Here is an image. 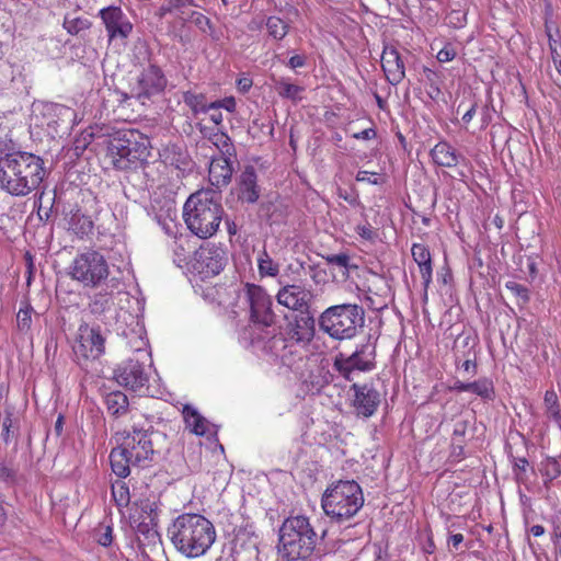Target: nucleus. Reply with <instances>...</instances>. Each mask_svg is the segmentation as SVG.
<instances>
[{
    "label": "nucleus",
    "instance_id": "obj_56",
    "mask_svg": "<svg viewBox=\"0 0 561 561\" xmlns=\"http://www.w3.org/2000/svg\"><path fill=\"white\" fill-rule=\"evenodd\" d=\"M376 136H377V131L374 127L366 128L362 131L354 133L352 135L353 138L360 139V140H370V139L376 138Z\"/></svg>",
    "mask_w": 561,
    "mask_h": 561
},
{
    "label": "nucleus",
    "instance_id": "obj_8",
    "mask_svg": "<svg viewBox=\"0 0 561 561\" xmlns=\"http://www.w3.org/2000/svg\"><path fill=\"white\" fill-rule=\"evenodd\" d=\"M150 141L137 130L117 133L108 144V156L115 169L128 170L147 160Z\"/></svg>",
    "mask_w": 561,
    "mask_h": 561
},
{
    "label": "nucleus",
    "instance_id": "obj_34",
    "mask_svg": "<svg viewBox=\"0 0 561 561\" xmlns=\"http://www.w3.org/2000/svg\"><path fill=\"white\" fill-rule=\"evenodd\" d=\"M275 90L280 98L297 102L301 100V93L305 89L300 85L289 82L288 79L280 78L275 81Z\"/></svg>",
    "mask_w": 561,
    "mask_h": 561
},
{
    "label": "nucleus",
    "instance_id": "obj_13",
    "mask_svg": "<svg viewBox=\"0 0 561 561\" xmlns=\"http://www.w3.org/2000/svg\"><path fill=\"white\" fill-rule=\"evenodd\" d=\"M227 263V254L224 248L215 243L201 245L190 261L192 270L202 278L218 275Z\"/></svg>",
    "mask_w": 561,
    "mask_h": 561
},
{
    "label": "nucleus",
    "instance_id": "obj_17",
    "mask_svg": "<svg viewBox=\"0 0 561 561\" xmlns=\"http://www.w3.org/2000/svg\"><path fill=\"white\" fill-rule=\"evenodd\" d=\"M105 340L99 329L81 324L73 351L77 356L96 359L104 353Z\"/></svg>",
    "mask_w": 561,
    "mask_h": 561
},
{
    "label": "nucleus",
    "instance_id": "obj_31",
    "mask_svg": "<svg viewBox=\"0 0 561 561\" xmlns=\"http://www.w3.org/2000/svg\"><path fill=\"white\" fill-rule=\"evenodd\" d=\"M68 229L78 237H83L92 232L93 221L80 210L71 213L68 220Z\"/></svg>",
    "mask_w": 561,
    "mask_h": 561
},
{
    "label": "nucleus",
    "instance_id": "obj_37",
    "mask_svg": "<svg viewBox=\"0 0 561 561\" xmlns=\"http://www.w3.org/2000/svg\"><path fill=\"white\" fill-rule=\"evenodd\" d=\"M172 251H173V262L176 264V266L182 267L183 265L190 264L187 261L190 249H188V241L186 237L180 236L179 238L175 237L173 244H172Z\"/></svg>",
    "mask_w": 561,
    "mask_h": 561
},
{
    "label": "nucleus",
    "instance_id": "obj_30",
    "mask_svg": "<svg viewBox=\"0 0 561 561\" xmlns=\"http://www.w3.org/2000/svg\"><path fill=\"white\" fill-rule=\"evenodd\" d=\"M257 272L261 278H276L280 272V264L275 261L267 250L263 248L256 257Z\"/></svg>",
    "mask_w": 561,
    "mask_h": 561
},
{
    "label": "nucleus",
    "instance_id": "obj_29",
    "mask_svg": "<svg viewBox=\"0 0 561 561\" xmlns=\"http://www.w3.org/2000/svg\"><path fill=\"white\" fill-rule=\"evenodd\" d=\"M455 389L461 392H472L483 399H492L494 394V387L491 380L483 378L473 382L458 381Z\"/></svg>",
    "mask_w": 561,
    "mask_h": 561
},
{
    "label": "nucleus",
    "instance_id": "obj_49",
    "mask_svg": "<svg viewBox=\"0 0 561 561\" xmlns=\"http://www.w3.org/2000/svg\"><path fill=\"white\" fill-rule=\"evenodd\" d=\"M96 541L103 547L110 546L113 541V528L111 526L101 527L96 534Z\"/></svg>",
    "mask_w": 561,
    "mask_h": 561
},
{
    "label": "nucleus",
    "instance_id": "obj_16",
    "mask_svg": "<svg viewBox=\"0 0 561 561\" xmlns=\"http://www.w3.org/2000/svg\"><path fill=\"white\" fill-rule=\"evenodd\" d=\"M167 87L163 71L156 65H148L130 82V96L142 103L151 96L161 93Z\"/></svg>",
    "mask_w": 561,
    "mask_h": 561
},
{
    "label": "nucleus",
    "instance_id": "obj_9",
    "mask_svg": "<svg viewBox=\"0 0 561 561\" xmlns=\"http://www.w3.org/2000/svg\"><path fill=\"white\" fill-rule=\"evenodd\" d=\"M152 369L150 353L138 347L134 357L117 365L113 378L121 387L145 396L150 392L149 381Z\"/></svg>",
    "mask_w": 561,
    "mask_h": 561
},
{
    "label": "nucleus",
    "instance_id": "obj_24",
    "mask_svg": "<svg viewBox=\"0 0 561 561\" xmlns=\"http://www.w3.org/2000/svg\"><path fill=\"white\" fill-rule=\"evenodd\" d=\"M257 176L253 167L248 165L239 179L240 198L247 203L254 204L260 197Z\"/></svg>",
    "mask_w": 561,
    "mask_h": 561
},
{
    "label": "nucleus",
    "instance_id": "obj_41",
    "mask_svg": "<svg viewBox=\"0 0 561 561\" xmlns=\"http://www.w3.org/2000/svg\"><path fill=\"white\" fill-rule=\"evenodd\" d=\"M540 473L545 477V484L547 485L552 480L561 474L559 462L554 458H546L540 462Z\"/></svg>",
    "mask_w": 561,
    "mask_h": 561
},
{
    "label": "nucleus",
    "instance_id": "obj_20",
    "mask_svg": "<svg viewBox=\"0 0 561 561\" xmlns=\"http://www.w3.org/2000/svg\"><path fill=\"white\" fill-rule=\"evenodd\" d=\"M234 156L230 154H218L214 156L209 163L208 178L213 186L221 188L227 186L232 178L233 173V161Z\"/></svg>",
    "mask_w": 561,
    "mask_h": 561
},
{
    "label": "nucleus",
    "instance_id": "obj_64",
    "mask_svg": "<svg viewBox=\"0 0 561 561\" xmlns=\"http://www.w3.org/2000/svg\"><path fill=\"white\" fill-rule=\"evenodd\" d=\"M552 542L554 545V548L561 543V529L560 527H557L553 535H552Z\"/></svg>",
    "mask_w": 561,
    "mask_h": 561
},
{
    "label": "nucleus",
    "instance_id": "obj_57",
    "mask_svg": "<svg viewBox=\"0 0 561 561\" xmlns=\"http://www.w3.org/2000/svg\"><path fill=\"white\" fill-rule=\"evenodd\" d=\"M307 58L305 55H294L291 56L288 61L287 66L290 69H297L306 66Z\"/></svg>",
    "mask_w": 561,
    "mask_h": 561
},
{
    "label": "nucleus",
    "instance_id": "obj_27",
    "mask_svg": "<svg viewBox=\"0 0 561 561\" xmlns=\"http://www.w3.org/2000/svg\"><path fill=\"white\" fill-rule=\"evenodd\" d=\"M110 462L112 471L118 478L128 477L130 473V466H134V461L129 459V455L122 444L118 447L112 449L110 454Z\"/></svg>",
    "mask_w": 561,
    "mask_h": 561
},
{
    "label": "nucleus",
    "instance_id": "obj_35",
    "mask_svg": "<svg viewBox=\"0 0 561 561\" xmlns=\"http://www.w3.org/2000/svg\"><path fill=\"white\" fill-rule=\"evenodd\" d=\"M91 25L90 20L85 16L67 14L64 20V28L69 35L83 34L90 30Z\"/></svg>",
    "mask_w": 561,
    "mask_h": 561
},
{
    "label": "nucleus",
    "instance_id": "obj_4",
    "mask_svg": "<svg viewBox=\"0 0 561 561\" xmlns=\"http://www.w3.org/2000/svg\"><path fill=\"white\" fill-rule=\"evenodd\" d=\"M317 542L318 535L307 516H288L279 528L278 551L288 561L310 559Z\"/></svg>",
    "mask_w": 561,
    "mask_h": 561
},
{
    "label": "nucleus",
    "instance_id": "obj_60",
    "mask_svg": "<svg viewBox=\"0 0 561 561\" xmlns=\"http://www.w3.org/2000/svg\"><path fill=\"white\" fill-rule=\"evenodd\" d=\"M428 88H430L427 91L428 96L432 100L436 101L442 94L440 84L428 85Z\"/></svg>",
    "mask_w": 561,
    "mask_h": 561
},
{
    "label": "nucleus",
    "instance_id": "obj_45",
    "mask_svg": "<svg viewBox=\"0 0 561 561\" xmlns=\"http://www.w3.org/2000/svg\"><path fill=\"white\" fill-rule=\"evenodd\" d=\"M355 231L360 237V239L369 242H374L377 238L376 230L368 221H366L365 224L357 225Z\"/></svg>",
    "mask_w": 561,
    "mask_h": 561
},
{
    "label": "nucleus",
    "instance_id": "obj_11",
    "mask_svg": "<svg viewBox=\"0 0 561 561\" xmlns=\"http://www.w3.org/2000/svg\"><path fill=\"white\" fill-rule=\"evenodd\" d=\"M241 297L249 306L250 320L254 328H270L274 324L272 297L262 286L247 283Z\"/></svg>",
    "mask_w": 561,
    "mask_h": 561
},
{
    "label": "nucleus",
    "instance_id": "obj_1",
    "mask_svg": "<svg viewBox=\"0 0 561 561\" xmlns=\"http://www.w3.org/2000/svg\"><path fill=\"white\" fill-rule=\"evenodd\" d=\"M46 175L41 157L26 151L0 154V188L12 196H26L37 190Z\"/></svg>",
    "mask_w": 561,
    "mask_h": 561
},
{
    "label": "nucleus",
    "instance_id": "obj_61",
    "mask_svg": "<svg viewBox=\"0 0 561 561\" xmlns=\"http://www.w3.org/2000/svg\"><path fill=\"white\" fill-rule=\"evenodd\" d=\"M463 541L462 534H454L449 537L448 543L451 545L455 549H458L459 545Z\"/></svg>",
    "mask_w": 561,
    "mask_h": 561
},
{
    "label": "nucleus",
    "instance_id": "obj_54",
    "mask_svg": "<svg viewBox=\"0 0 561 561\" xmlns=\"http://www.w3.org/2000/svg\"><path fill=\"white\" fill-rule=\"evenodd\" d=\"M328 262L330 264L346 268L350 264V256L345 253L333 254L328 257Z\"/></svg>",
    "mask_w": 561,
    "mask_h": 561
},
{
    "label": "nucleus",
    "instance_id": "obj_2",
    "mask_svg": "<svg viewBox=\"0 0 561 561\" xmlns=\"http://www.w3.org/2000/svg\"><path fill=\"white\" fill-rule=\"evenodd\" d=\"M168 535L176 551L192 559L205 556L217 537L213 523L193 513L178 516L168 528Z\"/></svg>",
    "mask_w": 561,
    "mask_h": 561
},
{
    "label": "nucleus",
    "instance_id": "obj_46",
    "mask_svg": "<svg viewBox=\"0 0 561 561\" xmlns=\"http://www.w3.org/2000/svg\"><path fill=\"white\" fill-rule=\"evenodd\" d=\"M192 24H195L197 26V28L199 30V32L206 34L208 31L211 30V26H210V20L203 13L201 12H194L191 16V21H190Z\"/></svg>",
    "mask_w": 561,
    "mask_h": 561
},
{
    "label": "nucleus",
    "instance_id": "obj_22",
    "mask_svg": "<svg viewBox=\"0 0 561 561\" xmlns=\"http://www.w3.org/2000/svg\"><path fill=\"white\" fill-rule=\"evenodd\" d=\"M381 67L391 84H398L404 78V64L394 46L385 45L381 55Z\"/></svg>",
    "mask_w": 561,
    "mask_h": 561
},
{
    "label": "nucleus",
    "instance_id": "obj_40",
    "mask_svg": "<svg viewBox=\"0 0 561 561\" xmlns=\"http://www.w3.org/2000/svg\"><path fill=\"white\" fill-rule=\"evenodd\" d=\"M112 496L118 507H126L130 503V492L126 482L117 480L112 483Z\"/></svg>",
    "mask_w": 561,
    "mask_h": 561
},
{
    "label": "nucleus",
    "instance_id": "obj_32",
    "mask_svg": "<svg viewBox=\"0 0 561 561\" xmlns=\"http://www.w3.org/2000/svg\"><path fill=\"white\" fill-rule=\"evenodd\" d=\"M105 404L108 413L119 416L127 412L129 402L124 392L113 391L105 397Z\"/></svg>",
    "mask_w": 561,
    "mask_h": 561
},
{
    "label": "nucleus",
    "instance_id": "obj_55",
    "mask_svg": "<svg viewBox=\"0 0 561 561\" xmlns=\"http://www.w3.org/2000/svg\"><path fill=\"white\" fill-rule=\"evenodd\" d=\"M194 0H168V7L162 8L165 11H171L173 9H181V8H187L193 7Z\"/></svg>",
    "mask_w": 561,
    "mask_h": 561
},
{
    "label": "nucleus",
    "instance_id": "obj_62",
    "mask_svg": "<svg viewBox=\"0 0 561 561\" xmlns=\"http://www.w3.org/2000/svg\"><path fill=\"white\" fill-rule=\"evenodd\" d=\"M476 107L477 105L476 104H472L467 111L466 113L462 115V122L468 124L472 117L474 116L476 114Z\"/></svg>",
    "mask_w": 561,
    "mask_h": 561
},
{
    "label": "nucleus",
    "instance_id": "obj_48",
    "mask_svg": "<svg viewBox=\"0 0 561 561\" xmlns=\"http://www.w3.org/2000/svg\"><path fill=\"white\" fill-rule=\"evenodd\" d=\"M219 107V110L224 108L229 113H233L237 107V103L233 96H227L221 100H217L210 102V108Z\"/></svg>",
    "mask_w": 561,
    "mask_h": 561
},
{
    "label": "nucleus",
    "instance_id": "obj_38",
    "mask_svg": "<svg viewBox=\"0 0 561 561\" xmlns=\"http://www.w3.org/2000/svg\"><path fill=\"white\" fill-rule=\"evenodd\" d=\"M33 307L28 301H22L16 313V327L22 333H28L32 327Z\"/></svg>",
    "mask_w": 561,
    "mask_h": 561
},
{
    "label": "nucleus",
    "instance_id": "obj_33",
    "mask_svg": "<svg viewBox=\"0 0 561 561\" xmlns=\"http://www.w3.org/2000/svg\"><path fill=\"white\" fill-rule=\"evenodd\" d=\"M113 306V295L107 289L95 293L89 302V309L93 314H103Z\"/></svg>",
    "mask_w": 561,
    "mask_h": 561
},
{
    "label": "nucleus",
    "instance_id": "obj_10",
    "mask_svg": "<svg viewBox=\"0 0 561 561\" xmlns=\"http://www.w3.org/2000/svg\"><path fill=\"white\" fill-rule=\"evenodd\" d=\"M70 276L83 287H102L110 276V266L102 253L87 250L78 253L70 265Z\"/></svg>",
    "mask_w": 561,
    "mask_h": 561
},
{
    "label": "nucleus",
    "instance_id": "obj_63",
    "mask_svg": "<svg viewBox=\"0 0 561 561\" xmlns=\"http://www.w3.org/2000/svg\"><path fill=\"white\" fill-rule=\"evenodd\" d=\"M453 446V455L457 457H461L463 455V440H460V444H451Z\"/></svg>",
    "mask_w": 561,
    "mask_h": 561
},
{
    "label": "nucleus",
    "instance_id": "obj_53",
    "mask_svg": "<svg viewBox=\"0 0 561 561\" xmlns=\"http://www.w3.org/2000/svg\"><path fill=\"white\" fill-rule=\"evenodd\" d=\"M12 426L11 413H7L1 422L0 437L8 443L10 438V428Z\"/></svg>",
    "mask_w": 561,
    "mask_h": 561
},
{
    "label": "nucleus",
    "instance_id": "obj_15",
    "mask_svg": "<svg viewBox=\"0 0 561 561\" xmlns=\"http://www.w3.org/2000/svg\"><path fill=\"white\" fill-rule=\"evenodd\" d=\"M376 348L370 343L358 346L351 355L340 353L334 358V368L347 380H351L352 373L370 371L375 368Z\"/></svg>",
    "mask_w": 561,
    "mask_h": 561
},
{
    "label": "nucleus",
    "instance_id": "obj_19",
    "mask_svg": "<svg viewBox=\"0 0 561 561\" xmlns=\"http://www.w3.org/2000/svg\"><path fill=\"white\" fill-rule=\"evenodd\" d=\"M354 391V408L357 415L363 417H370L376 411L380 403L379 392L370 385H357L352 386Z\"/></svg>",
    "mask_w": 561,
    "mask_h": 561
},
{
    "label": "nucleus",
    "instance_id": "obj_7",
    "mask_svg": "<svg viewBox=\"0 0 561 561\" xmlns=\"http://www.w3.org/2000/svg\"><path fill=\"white\" fill-rule=\"evenodd\" d=\"M319 328L331 339H354L365 323V311L356 304H342L327 308L319 317Z\"/></svg>",
    "mask_w": 561,
    "mask_h": 561
},
{
    "label": "nucleus",
    "instance_id": "obj_25",
    "mask_svg": "<svg viewBox=\"0 0 561 561\" xmlns=\"http://www.w3.org/2000/svg\"><path fill=\"white\" fill-rule=\"evenodd\" d=\"M182 414L185 427L191 433L203 436L210 432L209 422L194 407L185 404Z\"/></svg>",
    "mask_w": 561,
    "mask_h": 561
},
{
    "label": "nucleus",
    "instance_id": "obj_26",
    "mask_svg": "<svg viewBox=\"0 0 561 561\" xmlns=\"http://www.w3.org/2000/svg\"><path fill=\"white\" fill-rule=\"evenodd\" d=\"M431 157L435 164L444 168H453L459 162L460 156L446 141H439L431 150Z\"/></svg>",
    "mask_w": 561,
    "mask_h": 561
},
{
    "label": "nucleus",
    "instance_id": "obj_39",
    "mask_svg": "<svg viewBox=\"0 0 561 561\" xmlns=\"http://www.w3.org/2000/svg\"><path fill=\"white\" fill-rule=\"evenodd\" d=\"M184 103L195 113H207V108H210V103H207L204 94H197L187 91L183 95Z\"/></svg>",
    "mask_w": 561,
    "mask_h": 561
},
{
    "label": "nucleus",
    "instance_id": "obj_6",
    "mask_svg": "<svg viewBox=\"0 0 561 561\" xmlns=\"http://www.w3.org/2000/svg\"><path fill=\"white\" fill-rule=\"evenodd\" d=\"M363 504L362 488L354 480L337 481L325 490L321 501L325 515L336 524H343L351 519Z\"/></svg>",
    "mask_w": 561,
    "mask_h": 561
},
{
    "label": "nucleus",
    "instance_id": "obj_21",
    "mask_svg": "<svg viewBox=\"0 0 561 561\" xmlns=\"http://www.w3.org/2000/svg\"><path fill=\"white\" fill-rule=\"evenodd\" d=\"M99 15L108 35H128L133 30V24L119 7L110 5L103 8L100 10Z\"/></svg>",
    "mask_w": 561,
    "mask_h": 561
},
{
    "label": "nucleus",
    "instance_id": "obj_58",
    "mask_svg": "<svg viewBox=\"0 0 561 561\" xmlns=\"http://www.w3.org/2000/svg\"><path fill=\"white\" fill-rule=\"evenodd\" d=\"M207 113H209V119L215 124V125H220L222 123V113L221 111L219 110V107H216V108H207Z\"/></svg>",
    "mask_w": 561,
    "mask_h": 561
},
{
    "label": "nucleus",
    "instance_id": "obj_14",
    "mask_svg": "<svg viewBox=\"0 0 561 561\" xmlns=\"http://www.w3.org/2000/svg\"><path fill=\"white\" fill-rule=\"evenodd\" d=\"M152 434L153 432L149 428L133 426V431L124 436L122 445L128 453L129 459L134 461V466L145 468L152 461L154 455Z\"/></svg>",
    "mask_w": 561,
    "mask_h": 561
},
{
    "label": "nucleus",
    "instance_id": "obj_43",
    "mask_svg": "<svg viewBox=\"0 0 561 561\" xmlns=\"http://www.w3.org/2000/svg\"><path fill=\"white\" fill-rule=\"evenodd\" d=\"M505 287L518 299L522 300L523 304H527L530 299L529 290L524 285L510 280L505 284Z\"/></svg>",
    "mask_w": 561,
    "mask_h": 561
},
{
    "label": "nucleus",
    "instance_id": "obj_47",
    "mask_svg": "<svg viewBox=\"0 0 561 561\" xmlns=\"http://www.w3.org/2000/svg\"><path fill=\"white\" fill-rule=\"evenodd\" d=\"M355 179L357 182H366L371 185H381L383 183V180L379 174L365 170H359Z\"/></svg>",
    "mask_w": 561,
    "mask_h": 561
},
{
    "label": "nucleus",
    "instance_id": "obj_18",
    "mask_svg": "<svg viewBox=\"0 0 561 561\" xmlns=\"http://www.w3.org/2000/svg\"><path fill=\"white\" fill-rule=\"evenodd\" d=\"M42 115L47 127L58 131L59 128L70 129L77 124V113L73 108L57 104L47 103L43 105Z\"/></svg>",
    "mask_w": 561,
    "mask_h": 561
},
{
    "label": "nucleus",
    "instance_id": "obj_50",
    "mask_svg": "<svg viewBox=\"0 0 561 561\" xmlns=\"http://www.w3.org/2000/svg\"><path fill=\"white\" fill-rule=\"evenodd\" d=\"M467 427L468 423L466 421H460L455 424L453 432V444H460V440L465 442Z\"/></svg>",
    "mask_w": 561,
    "mask_h": 561
},
{
    "label": "nucleus",
    "instance_id": "obj_5",
    "mask_svg": "<svg viewBox=\"0 0 561 561\" xmlns=\"http://www.w3.org/2000/svg\"><path fill=\"white\" fill-rule=\"evenodd\" d=\"M314 312H304L295 317L287 325V337L273 335L263 346L283 365L290 367L298 355L297 344L308 343L314 335Z\"/></svg>",
    "mask_w": 561,
    "mask_h": 561
},
{
    "label": "nucleus",
    "instance_id": "obj_42",
    "mask_svg": "<svg viewBox=\"0 0 561 561\" xmlns=\"http://www.w3.org/2000/svg\"><path fill=\"white\" fill-rule=\"evenodd\" d=\"M265 25L268 35H287L288 33V25L278 16H270Z\"/></svg>",
    "mask_w": 561,
    "mask_h": 561
},
{
    "label": "nucleus",
    "instance_id": "obj_23",
    "mask_svg": "<svg viewBox=\"0 0 561 561\" xmlns=\"http://www.w3.org/2000/svg\"><path fill=\"white\" fill-rule=\"evenodd\" d=\"M411 254L419 266L424 289L427 290L433 276V262L430 249L423 243H413Z\"/></svg>",
    "mask_w": 561,
    "mask_h": 561
},
{
    "label": "nucleus",
    "instance_id": "obj_28",
    "mask_svg": "<svg viewBox=\"0 0 561 561\" xmlns=\"http://www.w3.org/2000/svg\"><path fill=\"white\" fill-rule=\"evenodd\" d=\"M199 130L203 134V136L207 138L219 150V154H236V150L231 142V139L226 133L219 129H209L207 127H201Z\"/></svg>",
    "mask_w": 561,
    "mask_h": 561
},
{
    "label": "nucleus",
    "instance_id": "obj_3",
    "mask_svg": "<svg viewBox=\"0 0 561 561\" xmlns=\"http://www.w3.org/2000/svg\"><path fill=\"white\" fill-rule=\"evenodd\" d=\"M224 208L218 193L198 191L192 194L184 204L183 218L192 233L202 239L213 237L222 220Z\"/></svg>",
    "mask_w": 561,
    "mask_h": 561
},
{
    "label": "nucleus",
    "instance_id": "obj_51",
    "mask_svg": "<svg viewBox=\"0 0 561 561\" xmlns=\"http://www.w3.org/2000/svg\"><path fill=\"white\" fill-rule=\"evenodd\" d=\"M423 76L427 85H435L442 83L439 73L428 67L423 68Z\"/></svg>",
    "mask_w": 561,
    "mask_h": 561
},
{
    "label": "nucleus",
    "instance_id": "obj_59",
    "mask_svg": "<svg viewBox=\"0 0 561 561\" xmlns=\"http://www.w3.org/2000/svg\"><path fill=\"white\" fill-rule=\"evenodd\" d=\"M237 87L241 92H247L252 87V80L250 78H240Z\"/></svg>",
    "mask_w": 561,
    "mask_h": 561
},
{
    "label": "nucleus",
    "instance_id": "obj_36",
    "mask_svg": "<svg viewBox=\"0 0 561 561\" xmlns=\"http://www.w3.org/2000/svg\"><path fill=\"white\" fill-rule=\"evenodd\" d=\"M546 413L549 419L557 423L561 430V408L559 404L558 396L553 390H547L545 393Z\"/></svg>",
    "mask_w": 561,
    "mask_h": 561
},
{
    "label": "nucleus",
    "instance_id": "obj_44",
    "mask_svg": "<svg viewBox=\"0 0 561 561\" xmlns=\"http://www.w3.org/2000/svg\"><path fill=\"white\" fill-rule=\"evenodd\" d=\"M551 57L557 71L561 75V42L560 37H549Z\"/></svg>",
    "mask_w": 561,
    "mask_h": 561
},
{
    "label": "nucleus",
    "instance_id": "obj_12",
    "mask_svg": "<svg viewBox=\"0 0 561 561\" xmlns=\"http://www.w3.org/2000/svg\"><path fill=\"white\" fill-rule=\"evenodd\" d=\"M278 284L280 286L276 294L278 305L298 313L313 312L316 294L311 286L301 282L289 284L278 280Z\"/></svg>",
    "mask_w": 561,
    "mask_h": 561
},
{
    "label": "nucleus",
    "instance_id": "obj_52",
    "mask_svg": "<svg viewBox=\"0 0 561 561\" xmlns=\"http://www.w3.org/2000/svg\"><path fill=\"white\" fill-rule=\"evenodd\" d=\"M456 50L450 46L447 45L438 50L436 58L439 62H447L455 58Z\"/></svg>",
    "mask_w": 561,
    "mask_h": 561
}]
</instances>
